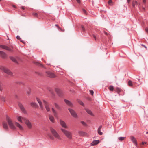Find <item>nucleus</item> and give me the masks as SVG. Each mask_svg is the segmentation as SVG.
<instances>
[{
	"label": "nucleus",
	"mask_w": 148,
	"mask_h": 148,
	"mask_svg": "<svg viewBox=\"0 0 148 148\" xmlns=\"http://www.w3.org/2000/svg\"><path fill=\"white\" fill-rule=\"evenodd\" d=\"M50 138L51 139H54V138L53 137H51Z\"/></svg>",
	"instance_id": "54"
},
{
	"label": "nucleus",
	"mask_w": 148,
	"mask_h": 148,
	"mask_svg": "<svg viewBox=\"0 0 148 148\" xmlns=\"http://www.w3.org/2000/svg\"><path fill=\"white\" fill-rule=\"evenodd\" d=\"M0 47L3 49L8 50L11 52H13V51L12 49L6 45H0Z\"/></svg>",
	"instance_id": "6"
},
{
	"label": "nucleus",
	"mask_w": 148,
	"mask_h": 148,
	"mask_svg": "<svg viewBox=\"0 0 148 148\" xmlns=\"http://www.w3.org/2000/svg\"><path fill=\"white\" fill-rule=\"evenodd\" d=\"M55 26H56L58 29L60 28V27H59V26L57 25V24H56L55 25Z\"/></svg>",
	"instance_id": "48"
},
{
	"label": "nucleus",
	"mask_w": 148,
	"mask_h": 148,
	"mask_svg": "<svg viewBox=\"0 0 148 148\" xmlns=\"http://www.w3.org/2000/svg\"><path fill=\"white\" fill-rule=\"evenodd\" d=\"M32 15L35 17H37L38 16V14L36 13H33Z\"/></svg>",
	"instance_id": "37"
},
{
	"label": "nucleus",
	"mask_w": 148,
	"mask_h": 148,
	"mask_svg": "<svg viewBox=\"0 0 148 148\" xmlns=\"http://www.w3.org/2000/svg\"><path fill=\"white\" fill-rule=\"evenodd\" d=\"M54 105L55 107L58 109H60V107L59 105L56 103H54Z\"/></svg>",
	"instance_id": "30"
},
{
	"label": "nucleus",
	"mask_w": 148,
	"mask_h": 148,
	"mask_svg": "<svg viewBox=\"0 0 148 148\" xmlns=\"http://www.w3.org/2000/svg\"><path fill=\"white\" fill-rule=\"evenodd\" d=\"M42 60H43V58H42Z\"/></svg>",
	"instance_id": "59"
},
{
	"label": "nucleus",
	"mask_w": 148,
	"mask_h": 148,
	"mask_svg": "<svg viewBox=\"0 0 148 148\" xmlns=\"http://www.w3.org/2000/svg\"><path fill=\"white\" fill-rule=\"evenodd\" d=\"M59 29H60L61 31H63V30L62 29H61L60 28H60H59Z\"/></svg>",
	"instance_id": "53"
},
{
	"label": "nucleus",
	"mask_w": 148,
	"mask_h": 148,
	"mask_svg": "<svg viewBox=\"0 0 148 148\" xmlns=\"http://www.w3.org/2000/svg\"><path fill=\"white\" fill-rule=\"evenodd\" d=\"M130 0H127V2L128 3H129L130 2Z\"/></svg>",
	"instance_id": "52"
},
{
	"label": "nucleus",
	"mask_w": 148,
	"mask_h": 148,
	"mask_svg": "<svg viewBox=\"0 0 148 148\" xmlns=\"http://www.w3.org/2000/svg\"><path fill=\"white\" fill-rule=\"evenodd\" d=\"M68 110H69L71 114V116L74 118H77L78 116L75 112L71 108H69Z\"/></svg>",
	"instance_id": "5"
},
{
	"label": "nucleus",
	"mask_w": 148,
	"mask_h": 148,
	"mask_svg": "<svg viewBox=\"0 0 148 148\" xmlns=\"http://www.w3.org/2000/svg\"><path fill=\"white\" fill-rule=\"evenodd\" d=\"M100 142L99 140H94L91 143L92 146H94L98 144Z\"/></svg>",
	"instance_id": "16"
},
{
	"label": "nucleus",
	"mask_w": 148,
	"mask_h": 148,
	"mask_svg": "<svg viewBox=\"0 0 148 148\" xmlns=\"http://www.w3.org/2000/svg\"><path fill=\"white\" fill-rule=\"evenodd\" d=\"M64 102L67 105H68L69 106L71 107L73 106L72 104L69 101L66 100V99H65Z\"/></svg>",
	"instance_id": "20"
},
{
	"label": "nucleus",
	"mask_w": 148,
	"mask_h": 148,
	"mask_svg": "<svg viewBox=\"0 0 148 148\" xmlns=\"http://www.w3.org/2000/svg\"><path fill=\"white\" fill-rule=\"evenodd\" d=\"M115 78H116V76H115Z\"/></svg>",
	"instance_id": "60"
},
{
	"label": "nucleus",
	"mask_w": 148,
	"mask_h": 148,
	"mask_svg": "<svg viewBox=\"0 0 148 148\" xmlns=\"http://www.w3.org/2000/svg\"><path fill=\"white\" fill-rule=\"evenodd\" d=\"M0 69L9 75L12 76V73L9 69L3 66H0Z\"/></svg>",
	"instance_id": "3"
},
{
	"label": "nucleus",
	"mask_w": 148,
	"mask_h": 148,
	"mask_svg": "<svg viewBox=\"0 0 148 148\" xmlns=\"http://www.w3.org/2000/svg\"><path fill=\"white\" fill-rule=\"evenodd\" d=\"M52 110L54 116H57V114L56 111L54 110V108H52Z\"/></svg>",
	"instance_id": "26"
},
{
	"label": "nucleus",
	"mask_w": 148,
	"mask_h": 148,
	"mask_svg": "<svg viewBox=\"0 0 148 148\" xmlns=\"http://www.w3.org/2000/svg\"><path fill=\"white\" fill-rule=\"evenodd\" d=\"M3 127L4 129L6 130H8V127L7 123L5 122H3Z\"/></svg>",
	"instance_id": "17"
},
{
	"label": "nucleus",
	"mask_w": 148,
	"mask_h": 148,
	"mask_svg": "<svg viewBox=\"0 0 148 148\" xmlns=\"http://www.w3.org/2000/svg\"><path fill=\"white\" fill-rule=\"evenodd\" d=\"M27 93L28 95H29L30 94V93L29 92H27Z\"/></svg>",
	"instance_id": "55"
},
{
	"label": "nucleus",
	"mask_w": 148,
	"mask_h": 148,
	"mask_svg": "<svg viewBox=\"0 0 148 148\" xmlns=\"http://www.w3.org/2000/svg\"><path fill=\"white\" fill-rule=\"evenodd\" d=\"M146 134H148V132H146Z\"/></svg>",
	"instance_id": "57"
},
{
	"label": "nucleus",
	"mask_w": 148,
	"mask_h": 148,
	"mask_svg": "<svg viewBox=\"0 0 148 148\" xmlns=\"http://www.w3.org/2000/svg\"><path fill=\"white\" fill-rule=\"evenodd\" d=\"M37 101L39 103L40 107L42 110H43V107L42 105V102H41V100L40 99L38 98H36Z\"/></svg>",
	"instance_id": "15"
},
{
	"label": "nucleus",
	"mask_w": 148,
	"mask_h": 148,
	"mask_svg": "<svg viewBox=\"0 0 148 148\" xmlns=\"http://www.w3.org/2000/svg\"><path fill=\"white\" fill-rule=\"evenodd\" d=\"M105 32V34H107V33H106V32Z\"/></svg>",
	"instance_id": "56"
},
{
	"label": "nucleus",
	"mask_w": 148,
	"mask_h": 148,
	"mask_svg": "<svg viewBox=\"0 0 148 148\" xmlns=\"http://www.w3.org/2000/svg\"><path fill=\"white\" fill-rule=\"evenodd\" d=\"M55 91L59 96H62V95L63 92L59 88H56L55 89Z\"/></svg>",
	"instance_id": "10"
},
{
	"label": "nucleus",
	"mask_w": 148,
	"mask_h": 148,
	"mask_svg": "<svg viewBox=\"0 0 148 148\" xmlns=\"http://www.w3.org/2000/svg\"><path fill=\"white\" fill-rule=\"evenodd\" d=\"M81 123L84 126H86L87 125V124H86V123L83 121H81Z\"/></svg>",
	"instance_id": "33"
},
{
	"label": "nucleus",
	"mask_w": 148,
	"mask_h": 148,
	"mask_svg": "<svg viewBox=\"0 0 148 148\" xmlns=\"http://www.w3.org/2000/svg\"><path fill=\"white\" fill-rule=\"evenodd\" d=\"M82 10H83V12L84 14H87L86 11V10H85L84 9H83Z\"/></svg>",
	"instance_id": "40"
},
{
	"label": "nucleus",
	"mask_w": 148,
	"mask_h": 148,
	"mask_svg": "<svg viewBox=\"0 0 148 148\" xmlns=\"http://www.w3.org/2000/svg\"><path fill=\"white\" fill-rule=\"evenodd\" d=\"M125 138V137H119L118 139V140L120 141H122L124 140V138Z\"/></svg>",
	"instance_id": "28"
},
{
	"label": "nucleus",
	"mask_w": 148,
	"mask_h": 148,
	"mask_svg": "<svg viewBox=\"0 0 148 148\" xmlns=\"http://www.w3.org/2000/svg\"><path fill=\"white\" fill-rule=\"evenodd\" d=\"M61 75H63L62 74H61Z\"/></svg>",
	"instance_id": "61"
},
{
	"label": "nucleus",
	"mask_w": 148,
	"mask_h": 148,
	"mask_svg": "<svg viewBox=\"0 0 148 148\" xmlns=\"http://www.w3.org/2000/svg\"><path fill=\"white\" fill-rule=\"evenodd\" d=\"M1 99L3 101L5 102V98L4 97H1Z\"/></svg>",
	"instance_id": "42"
},
{
	"label": "nucleus",
	"mask_w": 148,
	"mask_h": 148,
	"mask_svg": "<svg viewBox=\"0 0 148 148\" xmlns=\"http://www.w3.org/2000/svg\"><path fill=\"white\" fill-rule=\"evenodd\" d=\"M146 142H142V144L143 145H144V144H146Z\"/></svg>",
	"instance_id": "49"
},
{
	"label": "nucleus",
	"mask_w": 148,
	"mask_h": 148,
	"mask_svg": "<svg viewBox=\"0 0 148 148\" xmlns=\"http://www.w3.org/2000/svg\"><path fill=\"white\" fill-rule=\"evenodd\" d=\"M129 85L130 86H132V81H129L128 82Z\"/></svg>",
	"instance_id": "31"
},
{
	"label": "nucleus",
	"mask_w": 148,
	"mask_h": 148,
	"mask_svg": "<svg viewBox=\"0 0 148 148\" xmlns=\"http://www.w3.org/2000/svg\"><path fill=\"white\" fill-rule=\"evenodd\" d=\"M10 60L15 63H17V61L16 59L13 56H10Z\"/></svg>",
	"instance_id": "21"
},
{
	"label": "nucleus",
	"mask_w": 148,
	"mask_h": 148,
	"mask_svg": "<svg viewBox=\"0 0 148 148\" xmlns=\"http://www.w3.org/2000/svg\"><path fill=\"white\" fill-rule=\"evenodd\" d=\"M16 38L18 39H21L20 37L18 35L16 36Z\"/></svg>",
	"instance_id": "44"
},
{
	"label": "nucleus",
	"mask_w": 148,
	"mask_h": 148,
	"mask_svg": "<svg viewBox=\"0 0 148 148\" xmlns=\"http://www.w3.org/2000/svg\"><path fill=\"white\" fill-rule=\"evenodd\" d=\"M146 0H143V2L144 3H146Z\"/></svg>",
	"instance_id": "47"
},
{
	"label": "nucleus",
	"mask_w": 148,
	"mask_h": 148,
	"mask_svg": "<svg viewBox=\"0 0 148 148\" xmlns=\"http://www.w3.org/2000/svg\"><path fill=\"white\" fill-rule=\"evenodd\" d=\"M137 2L136 1H134L132 2V6L133 7H135L136 5H137Z\"/></svg>",
	"instance_id": "27"
},
{
	"label": "nucleus",
	"mask_w": 148,
	"mask_h": 148,
	"mask_svg": "<svg viewBox=\"0 0 148 148\" xmlns=\"http://www.w3.org/2000/svg\"><path fill=\"white\" fill-rule=\"evenodd\" d=\"M49 118L51 122L52 123H54V118L52 115L50 114L49 115Z\"/></svg>",
	"instance_id": "23"
},
{
	"label": "nucleus",
	"mask_w": 148,
	"mask_h": 148,
	"mask_svg": "<svg viewBox=\"0 0 148 148\" xmlns=\"http://www.w3.org/2000/svg\"><path fill=\"white\" fill-rule=\"evenodd\" d=\"M81 29H82V31H83V32L85 31V28H84V26L82 25L81 26Z\"/></svg>",
	"instance_id": "38"
},
{
	"label": "nucleus",
	"mask_w": 148,
	"mask_h": 148,
	"mask_svg": "<svg viewBox=\"0 0 148 148\" xmlns=\"http://www.w3.org/2000/svg\"><path fill=\"white\" fill-rule=\"evenodd\" d=\"M108 4L109 5H111V3H112V1L111 0H109L108 2Z\"/></svg>",
	"instance_id": "39"
},
{
	"label": "nucleus",
	"mask_w": 148,
	"mask_h": 148,
	"mask_svg": "<svg viewBox=\"0 0 148 148\" xmlns=\"http://www.w3.org/2000/svg\"><path fill=\"white\" fill-rule=\"evenodd\" d=\"M102 125L100 126L98 128V130H101V128H102Z\"/></svg>",
	"instance_id": "43"
},
{
	"label": "nucleus",
	"mask_w": 148,
	"mask_h": 148,
	"mask_svg": "<svg viewBox=\"0 0 148 148\" xmlns=\"http://www.w3.org/2000/svg\"><path fill=\"white\" fill-rule=\"evenodd\" d=\"M21 8L23 10H24L25 9V8L23 6H22L21 7Z\"/></svg>",
	"instance_id": "50"
},
{
	"label": "nucleus",
	"mask_w": 148,
	"mask_h": 148,
	"mask_svg": "<svg viewBox=\"0 0 148 148\" xmlns=\"http://www.w3.org/2000/svg\"><path fill=\"white\" fill-rule=\"evenodd\" d=\"M30 104L31 106L33 107L36 108L38 107V105L35 102H31Z\"/></svg>",
	"instance_id": "22"
},
{
	"label": "nucleus",
	"mask_w": 148,
	"mask_h": 148,
	"mask_svg": "<svg viewBox=\"0 0 148 148\" xmlns=\"http://www.w3.org/2000/svg\"><path fill=\"white\" fill-rule=\"evenodd\" d=\"M79 103L81 105H82V106H84V103H83V102L82 101H78Z\"/></svg>",
	"instance_id": "35"
},
{
	"label": "nucleus",
	"mask_w": 148,
	"mask_h": 148,
	"mask_svg": "<svg viewBox=\"0 0 148 148\" xmlns=\"http://www.w3.org/2000/svg\"><path fill=\"white\" fill-rule=\"evenodd\" d=\"M98 133L100 135H102L103 134V133L101 131V130H98Z\"/></svg>",
	"instance_id": "34"
},
{
	"label": "nucleus",
	"mask_w": 148,
	"mask_h": 148,
	"mask_svg": "<svg viewBox=\"0 0 148 148\" xmlns=\"http://www.w3.org/2000/svg\"><path fill=\"white\" fill-rule=\"evenodd\" d=\"M61 130L63 132L65 136L69 139H71L72 138V134L71 132L63 129H61Z\"/></svg>",
	"instance_id": "2"
},
{
	"label": "nucleus",
	"mask_w": 148,
	"mask_h": 148,
	"mask_svg": "<svg viewBox=\"0 0 148 148\" xmlns=\"http://www.w3.org/2000/svg\"><path fill=\"white\" fill-rule=\"evenodd\" d=\"M79 135L81 136H84L85 135V133L82 131H79L78 132Z\"/></svg>",
	"instance_id": "25"
},
{
	"label": "nucleus",
	"mask_w": 148,
	"mask_h": 148,
	"mask_svg": "<svg viewBox=\"0 0 148 148\" xmlns=\"http://www.w3.org/2000/svg\"><path fill=\"white\" fill-rule=\"evenodd\" d=\"M109 90L111 91H113L114 90V87L113 86H110L109 87Z\"/></svg>",
	"instance_id": "29"
},
{
	"label": "nucleus",
	"mask_w": 148,
	"mask_h": 148,
	"mask_svg": "<svg viewBox=\"0 0 148 148\" xmlns=\"http://www.w3.org/2000/svg\"><path fill=\"white\" fill-rule=\"evenodd\" d=\"M60 125L63 127L66 128H67V126L64 121L60 120Z\"/></svg>",
	"instance_id": "13"
},
{
	"label": "nucleus",
	"mask_w": 148,
	"mask_h": 148,
	"mask_svg": "<svg viewBox=\"0 0 148 148\" xmlns=\"http://www.w3.org/2000/svg\"><path fill=\"white\" fill-rule=\"evenodd\" d=\"M133 143L136 146L137 145V142L136 138L133 136H131L130 137Z\"/></svg>",
	"instance_id": "14"
},
{
	"label": "nucleus",
	"mask_w": 148,
	"mask_h": 148,
	"mask_svg": "<svg viewBox=\"0 0 148 148\" xmlns=\"http://www.w3.org/2000/svg\"><path fill=\"white\" fill-rule=\"evenodd\" d=\"M145 31L146 32H148V28H145Z\"/></svg>",
	"instance_id": "46"
},
{
	"label": "nucleus",
	"mask_w": 148,
	"mask_h": 148,
	"mask_svg": "<svg viewBox=\"0 0 148 148\" xmlns=\"http://www.w3.org/2000/svg\"><path fill=\"white\" fill-rule=\"evenodd\" d=\"M16 126L19 128V129L21 130H23V128L22 126L20 124L17 122H16L15 123Z\"/></svg>",
	"instance_id": "18"
},
{
	"label": "nucleus",
	"mask_w": 148,
	"mask_h": 148,
	"mask_svg": "<svg viewBox=\"0 0 148 148\" xmlns=\"http://www.w3.org/2000/svg\"><path fill=\"white\" fill-rule=\"evenodd\" d=\"M85 110L89 114L92 115L93 116V114L92 112V111L89 109L87 108L85 109Z\"/></svg>",
	"instance_id": "24"
},
{
	"label": "nucleus",
	"mask_w": 148,
	"mask_h": 148,
	"mask_svg": "<svg viewBox=\"0 0 148 148\" xmlns=\"http://www.w3.org/2000/svg\"><path fill=\"white\" fill-rule=\"evenodd\" d=\"M6 120L10 128L12 130H15L16 127L10 118L7 115L6 116Z\"/></svg>",
	"instance_id": "1"
},
{
	"label": "nucleus",
	"mask_w": 148,
	"mask_h": 148,
	"mask_svg": "<svg viewBox=\"0 0 148 148\" xmlns=\"http://www.w3.org/2000/svg\"><path fill=\"white\" fill-rule=\"evenodd\" d=\"M0 55L3 58H5L6 56V53L2 51H0Z\"/></svg>",
	"instance_id": "19"
},
{
	"label": "nucleus",
	"mask_w": 148,
	"mask_h": 148,
	"mask_svg": "<svg viewBox=\"0 0 148 148\" xmlns=\"http://www.w3.org/2000/svg\"><path fill=\"white\" fill-rule=\"evenodd\" d=\"M141 45L143 46V47H145V48H146V47L144 45H143V44H142Z\"/></svg>",
	"instance_id": "51"
},
{
	"label": "nucleus",
	"mask_w": 148,
	"mask_h": 148,
	"mask_svg": "<svg viewBox=\"0 0 148 148\" xmlns=\"http://www.w3.org/2000/svg\"><path fill=\"white\" fill-rule=\"evenodd\" d=\"M43 102L47 111H50V108L48 103L46 101L43 100Z\"/></svg>",
	"instance_id": "7"
},
{
	"label": "nucleus",
	"mask_w": 148,
	"mask_h": 148,
	"mask_svg": "<svg viewBox=\"0 0 148 148\" xmlns=\"http://www.w3.org/2000/svg\"><path fill=\"white\" fill-rule=\"evenodd\" d=\"M17 118L18 120L21 123H23V121H25L26 119L25 118L22 117L20 116H17Z\"/></svg>",
	"instance_id": "12"
},
{
	"label": "nucleus",
	"mask_w": 148,
	"mask_h": 148,
	"mask_svg": "<svg viewBox=\"0 0 148 148\" xmlns=\"http://www.w3.org/2000/svg\"><path fill=\"white\" fill-rule=\"evenodd\" d=\"M116 91L118 93H119L121 91V90L120 88L118 87H116Z\"/></svg>",
	"instance_id": "32"
},
{
	"label": "nucleus",
	"mask_w": 148,
	"mask_h": 148,
	"mask_svg": "<svg viewBox=\"0 0 148 148\" xmlns=\"http://www.w3.org/2000/svg\"><path fill=\"white\" fill-rule=\"evenodd\" d=\"M90 92L92 95H93L94 93V92L92 90H89Z\"/></svg>",
	"instance_id": "36"
},
{
	"label": "nucleus",
	"mask_w": 148,
	"mask_h": 148,
	"mask_svg": "<svg viewBox=\"0 0 148 148\" xmlns=\"http://www.w3.org/2000/svg\"><path fill=\"white\" fill-rule=\"evenodd\" d=\"M50 130L52 134L55 137V138L59 140L61 139V138L60 136L58 134L57 132L55 130H54L52 127H50Z\"/></svg>",
	"instance_id": "4"
},
{
	"label": "nucleus",
	"mask_w": 148,
	"mask_h": 148,
	"mask_svg": "<svg viewBox=\"0 0 148 148\" xmlns=\"http://www.w3.org/2000/svg\"><path fill=\"white\" fill-rule=\"evenodd\" d=\"M25 123L27 125V127L29 129H31L32 128V126L31 123L26 119L25 121Z\"/></svg>",
	"instance_id": "9"
},
{
	"label": "nucleus",
	"mask_w": 148,
	"mask_h": 148,
	"mask_svg": "<svg viewBox=\"0 0 148 148\" xmlns=\"http://www.w3.org/2000/svg\"><path fill=\"white\" fill-rule=\"evenodd\" d=\"M139 80H140V79H138Z\"/></svg>",
	"instance_id": "62"
},
{
	"label": "nucleus",
	"mask_w": 148,
	"mask_h": 148,
	"mask_svg": "<svg viewBox=\"0 0 148 148\" xmlns=\"http://www.w3.org/2000/svg\"><path fill=\"white\" fill-rule=\"evenodd\" d=\"M76 1L78 3H80V0H76Z\"/></svg>",
	"instance_id": "45"
},
{
	"label": "nucleus",
	"mask_w": 148,
	"mask_h": 148,
	"mask_svg": "<svg viewBox=\"0 0 148 148\" xmlns=\"http://www.w3.org/2000/svg\"><path fill=\"white\" fill-rule=\"evenodd\" d=\"M92 37L94 38L95 40H96V36L95 35L93 34L92 35Z\"/></svg>",
	"instance_id": "41"
},
{
	"label": "nucleus",
	"mask_w": 148,
	"mask_h": 148,
	"mask_svg": "<svg viewBox=\"0 0 148 148\" xmlns=\"http://www.w3.org/2000/svg\"><path fill=\"white\" fill-rule=\"evenodd\" d=\"M18 105L19 106L21 109V111L23 112L25 114H26L27 112L25 110L23 106L22 105V104L20 103H18Z\"/></svg>",
	"instance_id": "11"
},
{
	"label": "nucleus",
	"mask_w": 148,
	"mask_h": 148,
	"mask_svg": "<svg viewBox=\"0 0 148 148\" xmlns=\"http://www.w3.org/2000/svg\"><path fill=\"white\" fill-rule=\"evenodd\" d=\"M13 6L14 7H15V6L14 5H13Z\"/></svg>",
	"instance_id": "58"
},
{
	"label": "nucleus",
	"mask_w": 148,
	"mask_h": 148,
	"mask_svg": "<svg viewBox=\"0 0 148 148\" xmlns=\"http://www.w3.org/2000/svg\"><path fill=\"white\" fill-rule=\"evenodd\" d=\"M46 73L47 76L50 78H54L56 77V75L54 74L50 71H46Z\"/></svg>",
	"instance_id": "8"
}]
</instances>
